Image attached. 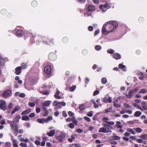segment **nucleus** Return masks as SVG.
Instances as JSON below:
<instances>
[{
    "instance_id": "obj_50",
    "label": "nucleus",
    "mask_w": 147,
    "mask_h": 147,
    "mask_svg": "<svg viewBox=\"0 0 147 147\" xmlns=\"http://www.w3.org/2000/svg\"><path fill=\"white\" fill-rule=\"evenodd\" d=\"M52 117L51 116H50L48 117L46 119L45 121L47 122L48 121H50L52 119Z\"/></svg>"
},
{
    "instance_id": "obj_47",
    "label": "nucleus",
    "mask_w": 147,
    "mask_h": 147,
    "mask_svg": "<svg viewBox=\"0 0 147 147\" xmlns=\"http://www.w3.org/2000/svg\"><path fill=\"white\" fill-rule=\"evenodd\" d=\"M63 42L64 43L67 42L68 41V39L66 37H64L63 39Z\"/></svg>"
},
{
    "instance_id": "obj_6",
    "label": "nucleus",
    "mask_w": 147,
    "mask_h": 147,
    "mask_svg": "<svg viewBox=\"0 0 147 147\" xmlns=\"http://www.w3.org/2000/svg\"><path fill=\"white\" fill-rule=\"evenodd\" d=\"M18 124L17 123H11L10 125V127L14 131V133H18Z\"/></svg>"
},
{
    "instance_id": "obj_24",
    "label": "nucleus",
    "mask_w": 147,
    "mask_h": 147,
    "mask_svg": "<svg viewBox=\"0 0 147 147\" xmlns=\"http://www.w3.org/2000/svg\"><path fill=\"white\" fill-rule=\"evenodd\" d=\"M134 129H132L130 128H127V131L130 133L131 134H136V133L134 131Z\"/></svg>"
},
{
    "instance_id": "obj_49",
    "label": "nucleus",
    "mask_w": 147,
    "mask_h": 147,
    "mask_svg": "<svg viewBox=\"0 0 147 147\" xmlns=\"http://www.w3.org/2000/svg\"><path fill=\"white\" fill-rule=\"evenodd\" d=\"M37 121L40 123H42L45 121V120H43L42 119H37Z\"/></svg>"
},
{
    "instance_id": "obj_59",
    "label": "nucleus",
    "mask_w": 147,
    "mask_h": 147,
    "mask_svg": "<svg viewBox=\"0 0 147 147\" xmlns=\"http://www.w3.org/2000/svg\"><path fill=\"white\" fill-rule=\"evenodd\" d=\"M23 69H25L27 67L26 64L24 63H23L22 64V67Z\"/></svg>"
},
{
    "instance_id": "obj_38",
    "label": "nucleus",
    "mask_w": 147,
    "mask_h": 147,
    "mask_svg": "<svg viewBox=\"0 0 147 147\" xmlns=\"http://www.w3.org/2000/svg\"><path fill=\"white\" fill-rule=\"evenodd\" d=\"M107 82V80L105 78H103L101 80V82L103 84H105Z\"/></svg>"
},
{
    "instance_id": "obj_2",
    "label": "nucleus",
    "mask_w": 147,
    "mask_h": 147,
    "mask_svg": "<svg viewBox=\"0 0 147 147\" xmlns=\"http://www.w3.org/2000/svg\"><path fill=\"white\" fill-rule=\"evenodd\" d=\"M139 90V88L136 87L133 90H131L129 91L128 94H126V96L127 98H131L134 94L137 92Z\"/></svg>"
},
{
    "instance_id": "obj_11",
    "label": "nucleus",
    "mask_w": 147,
    "mask_h": 147,
    "mask_svg": "<svg viewBox=\"0 0 147 147\" xmlns=\"http://www.w3.org/2000/svg\"><path fill=\"white\" fill-rule=\"evenodd\" d=\"M102 125L106 128L107 130H109L113 129V126L112 125H109V123H102Z\"/></svg>"
},
{
    "instance_id": "obj_35",
    "label": "nucleus",
    "mask_w": 147,
    "mask_h": 147,
    "mask_svg": "<svg viewBox=\"0 0 147 147\" xmlns=\"http://www.w3.org/2000/svg\"><path fill=\"white\" fill-rule=\"evenodd\" d=\"M75 139V137L74 135H72L71 136V138H68V140L69 142H73V140H74Z\"/></svg>"
},
{
    "instance_id": "obj_58",
    "label": "nucleus",
    "mask_w": 147,
    "mask_h": 147,
    "mask_svg": "<svg viewBox=\"0 0 147 147\" xmlns=\"http://www.w3.org/2000/svg\"><path fill=\"white\" fill-rule=\"evenodd\" d=\"M84 119L88 122H90L91 121L90 119L88 117L86 116L84 117Z\"/></svg>"
},
{
    "instance_id": "obj_45",
    "label": "nucleus",
    "mask_w": 147,
    "mask_h": 147,
    "mask_svg": "<svg viewBox=\"0 0 147 147\" xmlns=\"http://www.w3.org/2000/svg\"><path fill=\"white\" fill-rule=\"evenodd\" d=\"M113 139L116 140H119L120 139V137L116 136H113Z\"/></svg>"
},
{
    "instance_id": "obj_62",
    "label": "nucleus",
    "mask_w": 147,
    "mask_h": 147,
    "mask_svg": "<svg viewBox=\"0 0 147 147\" xmlns=\"http://www.w3.org/2000/svg\"><path fill=\"white\" fill-rule=\"evenodd\" d=\"M66 103L63 102H59V105H61L63 106H64L65 105Z\"/></svg>"
},
{
    "instance_id": "obj_63",
    "label": "nucleus",
    "mask_w": 147,
    "mask_h": 147,
    "mask_svg": "<svg viewBox=\"0 0 147 147\" xmlns=\"http://www.w3.org/2000/svg\"><path fill=\"white\" fill-rule=\"evenodd\" d=\"M62 115L63 117H66L67 116V115L65 111H63L62 112Z\"/></svg>"
},
{
    "instance_id": "obj_23",
    "label": "nucleus",
    "mask_w": 147,
    "mask_h": 147,
    "mask_svg": "<svg viewBox=\"0 0 147 147\" xmlns=\"http://www.w3.org/2000/svg\"><path fill=\"white\" fill-rule=\"evenodd\" d=\"M88 10L89 11H93L95 9V6L93 5H90L88 7Z\"/></svg>"
},
{
    "instance_id": "obj_54",
    "label": "nucleus",
    "mask_w": 147,
    "mask_h": 147,
    "mask_svg": "<svg viewBox=\"0 0 147 147\" xmlns=\"http://www.w3.org/2000/svg\"><path fill=\"white\" fill-rule=\"evenodd\" d=\"M20 145L22 147H27V145L26 143L22 142L20 144Z\"/></svg>"
},
{
    "instance_id": "obj_29",
    "label": "nucleus",
    "mask_w": 147,
    "mask_h": 147,
    "mask_svg": "<svg viewBox=\"0 0 147 147\" xmlns=\"http://www.w3.org/2000/svg\"><path fill=\"white\" fill-rule=\"evenodd\" d=\"M134 129L136 132L138 133L141 132L142 131V129L140 127L134 128Z\"/></svg>"
},
{
    "instance_id": "obj_20",
    "label": "nucleus",
    "mask_w": 147,
    "mask_h": 147,
    "mask_svg": "<svg viewBox=\"0 0 147 147\" xmlns=\"http://www.w3.org/2000/svg\"><path fill=\"white\" fill-rule=\"evenodd\" d=\"M55 133V130L54 129L51 130L49 132L47 133V135L49 137L52 136H53Z\"/></svg>"
},
{
    "instance_id": "obj_9",
    "label": "nucleus",
    "mask_w": 147,
    "mask_h": 147,
    "mask_svg": "<svg viewBox=\"0 0 147 147\" xmlns=\"http://www.w3.org/2000/svg\"><path fill=\"white\" fill-rule=\"evenodd\" d=\"M141 106L142 109L144 111V113L147 115V106L146 102L145 101H143L141 103Z\"/></svg>"
},
{
    "instance_id": "obj_14",
    "label": "nucleus",
    "mask_w": 147,
    "mask_h": 147,
    "mask_svg": "<svg viewBox=\"0 0 147 147\" xmlns=\"http://www.w3.org/2000/svg\"><path fill=\"white\" fill-rule=\"evenodd\" d=\"M109 131H107V129L105 127L100 128L98 131L99 132H102L104 133H108Z\"/></svg>"
},
{
    "instance_id": "obj_10",
    "label": "nucleus",
    "mask_w": 147,
    "mask_h": 147,
    "mask_svg": "<svg viewBox=\"0 0 147 147\" xmlns=\"http://www.w3.org/2000/svg\"><path fill=\"white\" fill-rule=\"evenodd\" d=\"M49 59L51 61H54L56 58V55L53 53H50L49 55Z\"/></svg>"
},
{
    "instance_id": "obj_40",
    "label": "nucleus",
    "mask_w": 147,
    "mask_h": 147,
    "mask_svg": "<svg viewBox=\"0 0 147 147\" xmlns=\"http://www.w3.org/2000/svg\"><path fill=\"white\" fill-rule=\"evenodd\" d=\"M114 52V51L112 49H109L107 50V52L110 54H113Z\"/></svg>"
},
{
    "instance_id": "obj_5",
    "label": "nucleus",
    "mask_w": 147,
    "mask_h": 147,
    "mask_svg": "<svg viewBox=\"0 0 147 147\" xmlns=\"http://www.w3.org/2000/svg\"><path fill=\"white\" fill-rule=\"evenodd\" d=\"M66 134L65 133H61L59 136L56 137L57 140H59V142H62L64 140V139L65 137Z\"/></svg>"
},
{
    "instance_id": "obj_15",
    "label": "nucleus",
    "mask_w": 147,
    "mask_h": 147,
    "mask_svg": "<svg viewBox=\"0 0 147 147\" xmlns=\"http://www.w3.org/2000/svg\"><path fill=\"white\" fill-rule=\"evenodd\" d=\"M51 102V101L47 100L44 103H42L41 105L42 107H45L49 106Z\"/></svg>"
},
{
    "instance_id": "obj_22",
    "label": "nucleus",
    "mask_w": 147,
    "mask_h": 147,
    "mask_svg": "<svg viewBox=\"0 0 147 147\" xmlns=\"http://www.w3.org/2000/svg\"><path fill=\"white\" fill-rule=\"evenodd\" d=\"M60 93V91L58 90H57V92H56L55 94L54 95V97H55L57 98L58 99H60L61 98V97L59 96V95Z\"/></svg>"
},
{
    "instance_id": "obj_18",
    "label": "nucleus",
    "mask_w": 147,
    "mask_h": 147,
    "mask_svg": "<svg viewBox=\"0 0 147 147\" xmlns=\"http://www.w3.org/2000/svg\"><path fill=\"white\" fill-rule=\"evenodd\" d=\"M21 116L20 115H17L15 118L12 120V123H17L16 122H19V120Z\"/></svg>"
},
{
    "instance_id": "obj_32",
    "label": "nucleus",
    "mask_w": 147,
    "mask_h": 147,
    "mask_svg": "<svg viewBox=\"0 0 147 147\" xmlns=\"http://www.w3.org/2000/svg\"><path fill=\"white\" fill-rule=\"evenodd\" d=\"M44 43L45 45H49L50 43L49 40L46 38H43Z\"/></svg>"
},
{
    "instance_id": "obj_37",
    "label": "nucleus",
    "mask_w": 147,
    "mask_h": 147,
    "mask_svg": "<svg viewBox=\"0 0 147 147\" xmlns=\"http://www.w3.org/2000/svg\"><path fill=\"white\" fill-rule=\"evenodd\" d=\"M95 49L97 51H100L101 49V47L100 45H97L95 47Z\"/></svg>"
},
{
    "instance_id": "obj_43",
    "label": "nucleus",
    "mask_w": 147,
    "mask_h": 147,
    "mask_svg": "<svg viewBox=\"0 0 147 147\" xmlns=\"http://www.w3.org/2000/svg\"><path fill=\"white\" fill-rule=\"evenodd\" d=\"M59 102L57 101H55L54 102L53 105V106H55L56 107L58 106H59Z\"/></svg>"
},
{
    "instance_id": "obj_33",
    "label": "nucleus",
    "mask_w": 147,
    "mask_h": 147,
    "mask_svg": "<svg viewBox=\"0 0 147 147\" xmlns=\"http://www.w3.org/2000/svg\"><path fill=\"white\" fill-rule=\"evenodd\" d=\"M4 59L0 57V66H3L4 63Z\"/></svg>"
},
{
    "instance_id": "obj_51",
    "label": "nucleus",
    "mask_w": 147,
    "mask_h": 147,
    "mask_svg": "<svg viewBox=\"0 0 147 147\" xmlns=\"http://www.w3.org/2000/svg\"><path fill=\"white\" fill-rule=\"evenodd\" d=\"M93 115V112L91 111L88 113L87 114V115L88 116L91 117Z\"/></svg>"
},
{
    "instance_id": "obj_55",
    "label": "nucleus",
    "mask_w": 147,
    "mask_h": 147,
    "mask_svg": "<svg viewBox=\"0 0 147 147\" xmlns=\"http://www.w3.org/2000/svg\"><path fill=\"white\" fill-rule=\"evenodd\" d=\"M69 127L71 129H73L74 127V124L72 123H70L68 125Z\"/></svg>"
},
{
    "instance_id": "obj_60",
    "label": "nucleus",
    "mask_w": 147,
    "mask_h": 147,
    "mask_svg": "<svg viewBox=\"0 0 147 147\" xmlns=\"http://www.w3.org/2000/svg\"><path fill=\"white\" fill-rule=\"evenodd\" d=\"M93 119L94 121H96L98 119V115L97 114L95 115L93 117Z\"/></svg>"
},
{
    "instance_id": "obj_53",
    "label": "nucleus",
    "mask_w": 147,
    "mask_h": 147,
    "mask_svg": "<svg viewBox=\"0 0 147 147\" xmlns=\"http://www.w3.org/2000/svg\"><path fill=\"white\" fill-rule=\"evenodd\" d=\"M124 106L126 107L127 109L128 108H130L131 107L129 105L127 104V103H124L123 105Z\"/></svg>"
},
{
    "instance_id": "obj_31",
    "label": "nucleus",
    "mask_w": 147,
    "mask_h": 147,
    "mask_svg": "<svg viewBox=\"0 0 147 147\" xmlns=\"http://www.w3.org/2000/svg\"><path fill=\"white\" fill-rule=\"evenodd\" d=\"M118 100L117 99L116 102H114L113 103V105L115 107L117 108H119L120 107V105L118 104Z\"/></svg>"
},
{
    "instance_id": "obj_8",
    "label": "nucleus",
    "mask_w": 147,
    "mask_h": 147,
    "mask_svg": "<svg viewBox=\"0 0 147 147\" xmlns=\"http://www.w3.org/2000/svg\"><path fill=\"white\" fill-rule=\"evenodd\" d=\"M45 72L47 74L49 75L51 73V66L47 65L45 67Z\"/></svg>"
},
{
    "instance_id": "obj_64",
    "label": "nucleus",
    "mask_w": 147,
    "mask_h": 147,
    "mask_svg": "<svg viewBox=\"0 0 147 147\" xmlns=\"http://www.w3.org/2000/svg\"><path fill=\"white\" fill-rule=\"evenodd\" d=\"M69 115L71 117H73L74 115V114L71 111H69L68 112Z\"/></svg>"
},
{
    "instance_id": "obj_7",
    "label": "nucleus",
    "mask_w": 147,
    "mask_h": 147,
    "mask_svg": "<svg viewBox=\"0 0 147 147\" xmlns=\"http://www.w3.org/2000/svg\"><path fill=\"white\" fill-rule=\"evenodd\" d=\"M6 103L3 100H0V108L2 110H5L6 109Z\"/></svg>"
},
{
    "instance_id": "obj_48",
    "label": "nucleus",
    "mask_w": 147,
    "mask_h": 147,
    "mask_svg": "<svg viewBox=\"0 0 147 147\" xmlns=\"http://www.w3.org/2000/svg\"><path fill=\"white\" fill-rule=\"evenodd\" d=\"M140 137L144 140H147V135H144L141 136Z\"/></svg>"
},
{
    "instance_id": "obj_12",
    "label": "nucleus",
    "mask_w": 147,
    "mask_h": 147,
    "mask_svg": "<svg viewBox=\"0 0 147 147\" xmlns=\"http://www.w3.org/2000/svg\"><path fill=\"white\" fill-rule=\"evenodd\" d=\"M11 94V92L9 90H7L5 91L3 94L4 97L6 98L10 96Z\"/></svg>"
},
{
    "instance_id": "obj_27",
    "label": "nucleus",
    "mask_w": 147,
    "mask_h": 147,
    "mask_svg": "<svg viewBox=\"0 0 147 147\" xmlns=\"http://www.w3.org/2000/svg\"><path fill=\"white\" fill-rule=\"evenodd\" d=\"M119 68H121L124 71H126V69L125 68V66L122 65V64H120L119 65Z\"/></svg>"
},
{
    "instance_id": "obj_17",
    "label": "nucleus",
    "mask_w": 147,
    "mask_h": 147,
    "mask_svg": "<svg viewBox=\"0 0 147 147\" xmlns=\"http://www.w3.org/2000/svg\"><path fill=\"white\" fill-rule=\"evenodd\" d=\"M21 67H16L15 69L16 71L15 73L17 75L20 74L21 73Z\"/></svg>"
},
{
    "instance_id": "obj_30",
    "label": "nucleus",
    "mask_w": 147,
    "mask_h": 147,
    "mask_svg": "<svg viewBox=\"0 0 147 147\" xmlns=\"http://www.w3.org/2000/svg\"><path fill=\"white\" fill-rule=\"evenodd\" d=\"M22 120L25 121H29L30 120V119L28 116L26 115L23 116L22 118Z\"/></svg>"
},
{
    "instance_id": "obj_13",
    "label": "nucleus",
    "mask_w": 147,
    "mask_h": 147,
    "mask_svg": "<svg viewBox=\"0 0 147 147\" xmlns=\"http://www.w3.org/2000/svg\"><path fill=\"white\" fill-rule=\"evenodd\" d=\"M109 119V118H107L105 117H103L102 119V121L106 123H109V125H114V123L113 121H107Z\"/></svg>"
},
{
    "instance_id": "obj_57",
    "label": "nucleus",
    "mask_w": 147,
    "mask_h": 147,
    "mask_svg": "<svg viewBox=\"0 0 147 147\" xmlns=\"http://www.w3.org/2000/svg\"><path fill=\"white\" fill-rule=\"evenodd\" d=\"M99 93V91L98 90H95L93 93V95L95 96L98 94Z\"/></svg>"
},
{
    "instance_id": "obj_41",
    "label": "nucleus",
    "mask_w": 147,
    "mask_h": 147,
    "mask_svg": "<svg viewBox=\"0 0 147 147\" xmlns=\"http://www.w3.org/2000/svg\"><path fill=\"white\" fill-rule=\"evenodd\" d=\"M41 93L43 94L47 95L49 94L50 92L49 90H47L46 91H42Z\"/></svg>"
},
{
    "instance_id": "obj_25",
    "label": "nucleus",
    "mask_w": 147,
    "mask_h": 147,
    "mask_svg": "<svg viewBox=\"0 0 147 147\" xmlns=\"http://www.w3.org/2000/svg\"><path fill=\"white\" fill-rule=\"evenodd\" d=\"M43 110L44 111V113L43 114L44 116H47L49 114V111L47 109V108L45 107H43Z\"/></svg>"
},
{
    "instance_id": "obj_21",
    "label": "nucleus",
    "mask_w": 147,
    "mask_h": 147,
    "mask_svg": "<svg viewBox=\"0 0 147 147\" xmlns=\"http://www.w3.org/2000/svg\"><path fill=\"white\" fill-rule=\"evenodd\" d=\"M23 32L20 30H18L16 34V36L18 37L21 36L23 34Z\"/></svg>"
},
{
    "instance_id": "obj_26",
    "label": "nucleus",
    "mask_w": 147,
    "mask_h": 147,
    "mask_svg": "<svg viewBox=\"0 0 147 147\" xmlns=\"http://www.w3.org/2000/svg\"><path fill=\"white\" fill-rule=\"evenodd\" d=\"M31 109H28L22 112V115H24L26 114H27L30 112H31Z\"/></svg>"
},
{
    "instance_id": "obj_4",
    "label": "nucleus",
    "mask_w": 147,
    "mask_h": 147,
    "mask_svg": "<svg viewBox=\"0 0 147 147\" xmlns=\"http://www.w3.org/2000/svg\"><path fill=\"white\" fill-rule=\"evenodd\" d=\"M99 7L103 11L105 12L108 9H109L110 7L108 3H106L104 4L100 5Z\"/></svg>"
},
{
    "instance_id": "obj_28",
    "label": "nucleus",
    "mask_w": 147,
    "mask_h": 147,
    "mask_svg": "<svg viewBox=\"0 0 147 147\" xmlns=\"http://www.w3.org/2000/svg\"><path fill=\"white\" fill-rule=\"evenodd\" d=\"M13 145L14 147H18L17 141L15 139H12Z\"/></svg>"
},
{
    "instance_id": "obj_19",
    "label": "nucleus",
    "mask_w": 147,
    "mask_h": 147,
    "mask_svg": "<svg viewBox=\"0 0 147 147\" xmlns=\"http://www.w3.org/2000/svg\"><path fill=\"white\" fill-rule=\"evenodd\" d=\"M21 108L18 106H17L14 108L13 110L11 112V114L13 115L14 113L16 112L21 110Z\"/></svg>"
},
{
    "instance_id": "obj_16",
    "label": "nucleus",
    "mask_w": 147,
    "mask_h": 147,
    "mask_svg": "<svg viewBox=\"0 0 147 147\" xmlns=\"http://www.w3.org/2000/svg\"><path fill=\"white\" fill-rule=\"evenodd\" d=\"M113 57L116 59H120L121 58V55L118 53H115L113 55Z\"/></svg>"
},
{
    "instance_id": "obj_52",
    "label": "nucleus",
    "mask_w": 147,
    "mask_h": 147,
    "mask_svg": "<svg viewBox=\"0 0 147 147\" xmlns=\"http://www.w3.org/2000/svg\"><path fill=\"white\" fill-rule=\"evenodd\" d=\"M5 144L7 147H10L11 146V143L9 142H6Z\"/></svg>"
},
{
    "instance_id": "obj_34",
    "label": "nucleus",
    "mask_w": 147,
    "mask_h": 147,
    "mask_svg": "<svg viewBox=\"0 0 147 147\" xmlns=\"http://www.w3.org/2000/svg\"><path fill=\"white\" fill-rule=\"evenodd\" d=\"M142 114V113L139 111H137L135 112V114H134V116L135 117H139L140 115H141Z\"/></svg>"
},
{
    "instance_id": "obj_42",
    "label": "nucleus",
    "mask_w": 147,
    "mask_h": 147,
    "mask_svg": "<svg viewBox=\"0 0 147 147\" xmlns=\"http://www.w3.org/2000/svg\"><path fill=\"white\" fill-rule=\"evenodd\" d=\"M76 88V86H73L70 87L69 88V90L71 92L74 91Z\"/></svg>"
},
{
    "instance_id": "obj_3",
    "label": "nucleus",
    "mask_w": 147,
    "mask_h": 147,
    "mask_svg": "<svg viewBox=\"0 0 147 147\" xmlns=\"http://www.w3.org/2000/svg\"><path fill=\"white\" fill-rule=\"evenodd\" d=\"M111 22H106L103 25L102 29V34L105 35H107L111 32V31H109V29L106 28V26L107 25L108 23H110Z\"/></svg>"
},
{
    "instance_id": "obj_56",
    "label": "nucleus",
    "mask_w": 147,
    "mask_h": 147,
    "mask_svg": "<svg viewBox=\"0 0 147 147\" xmlns=\"http://www.w3.org/2000/svg\"><path fill=\"white\" fill-rule=\"evenodd\" d=\"M37 4V3L35 1H33L32 3V5L33 7L35 6Z\"/></svg>"
},
{
    "instance_id": "obj_44",
    "label": "nucleus",
    "mask_w": 147,
    "mask_h": 147,
    "mask_svg": "<svg viewBox=\"0 0 147 147\" xmlns=\"http://www.w3.org/2000/svg\"><path fill=\"white\" fill-rule=\"evenodd\" d=\"M28 105L30 107H33L35 106V104L34 102H29L28 103Z\"/></svg>"
},
{
    "instance_id": "obj_1",
    "label": "nucleus",
    "mask_w": 147,
    "mask_h": 147,
    "mask_svg": "<svg viewBox=\"0 0 147 147\" xmlns=\"http://www.w3.org/2000/svg\"><path fill=\"white\" fill-rule=\"evenodd\" d=\"M108 22H111L108 23L107 25V28L109 29V31H111V32L117 27L118 24L115 21H110Z\"/></svg>"
},
{
    "instance_id": "obj_39",
    "label": "nucleus",
    "mask_w": 147,
    "mask_h": 147,
    "mask_svg": "<svg viewBox=\"0 0 147 147\" xmlns=\"http://www.w3.org/2000/svg\"><path fill=\"white\" fill-rule=\"evenodd\" d=\"M139 92L141 93H146L147 91L146 89H142L140 90Z\"/></svg>"
},
{
    "instance_id": "obj_61",
    "label": "nucleus",
    "mask_w": 147,
    "mask_h": 147,
    "mask_svg": "<svg viewBox=\"0 0 147 147\" xmlns=\"http://www.w3.org/2000/svg\"><path fill=\"white\" fill-rule=\"evenodd\" d=\"M35 116V114L34 113H32L29 115V117H33Z\"/></svg>"
},
{
    "instance_id": "obj_36",
    "label": "nucleus",
    "mask_w": 147,
    "mask_h": 147,
    "mask_svg": "<svg viewBox=\"0 0 147 147\" xmlns=\"http://www.w3.org/2000/svg\"><path fill=\"white\" fill-rule=\"evenodd\" d=\"M72 121L73 123L75 125H76L78 124V121L76 119L75 117H73L72 119Z\"/></svg>"
},
{
    "instance_id": "obj_46",
    "label": "nucleus",
    "mask_w": 147,
    "mask_h": 147,
    "mask_svg": "<svg viewBox=\"0 0 147 147\" xmlns=\"http://www.w3.org/2000/svg\"><path fill=\"white\" fill-rule=\"evenodd\" d=\"M111 110H112L111 108H109L108 109H106L105 110V113H107L109 112H110L111 111Z\"/></svg>"
}]
</instances>
